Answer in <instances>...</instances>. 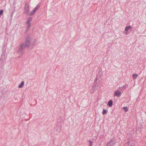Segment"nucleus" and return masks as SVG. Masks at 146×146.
<instances>
[{"mask_svg": "<svg viewBox=\"0 0 146 146\" xmlns=\"http://www.w3.org/2000/svg\"><path fill=\"white\" fill-rule=\"evenodd\" d=\"M123 109L125 112L127 111H128V109L126 107H124L123 108Z\"/></svg>", "mask_w": 146, "mask_h": 146, "instance_id": "nucleus-15", "label": "nucleus"}, {"mask_svg": "<svg viewBox=\"0 0 146 146\" xmlns=\"http://www.w3.org/2000/svg\"><path fill=\"white\" fill-rule=\"evenodd\" d=\"M25 48V46H24L23 44H22L18 47V52L20 54L22 55L23 54L24 49Z\"/></svg>", "mask_w": 146, "mask_h": 146, "instance_id": "nucleus-1", "label": "nucleus"}, {"mask_svg": "<svg viewBox=\"0 0 146 146\" xmlns=\"http://www.w3.org/2000/svg\"><path fill=\"white\" fill-rule=\"evenodd\" d=\"M30 38L29 37H27L25 41V43H23L22 44L24 46L26 47H28L30 45Z\"/></svg>", "mask_w": 146, "mask_h": 146, "instance_id": "nucleus-3", "label": "nucleus"}, {"mask_svg": "<svg viewBox=\"0 0 146 146\" xmlns=\"http://www.w3.org/2000/svg\"><path fill=\"white\" fill-rule=\"evenodd\" d=\"M32 18L31 17H29L28 18L27 20L26 23V24L31 23L30 22L32 21Z\"/></svg>", "mask_w": 146, "mask_h": 146, "instance_id": "nucleus-9", "label": "nucleus"}, {"mask_svg": "<svg viewBox=\"0 0 146 146\" xmlns=\"http://www.w3.org/2000/svg\"><path fill=\"white\" fill-rule=\"evenodd\" d=\"M128 87V85L127 84H126L124 85H123L122 87H119V89L120 90H121L122 89H123V91H124V90L126 88H127Z\"/></svg>", "mask_w": 146, "mask_h": 146, "instance_id": "nucleus-7", "label": "nucleus"}, {"mask_svg": "<svg viewBox=\"0 0 146 146\" xmlns=\"http://www.w3.org/2000/svg\"><path fill=\"white\" fill-rule=\"evenodd\" d=\"M97 80H98V76H97L95 78V80L94 81V82H95L96 81H97Z\"/></svg>", "mask_w": 146, "mask_h": 146, "instance_id": "nucleus-20", "label": "nucleus"}, {"mask_svg": "<svg viewBox=\"0 0 146 146\" xmlns=\"http://www.w3.org/2000/svg\"><path fill=\"white\" fill-rule=\"evenodd\" d=\"M133 141L132 139H130L127 143H125L124 146H132Z\"/></svg>", "mask_w": 146, "mask_h": 146, "instance_id": "nucleus-4", "label": "nucleus"}, {"mask_svg": "<svg viewBox=\"0 0 146 146\" xmlns=\"http://www.w3.org/2000/svg\"><path fill=\"white\" fill-rule=\"evenodd\" d=\"M131 27L130 26H128L127 27H126L125 29V31H126L125 34H128V33L127 32V31L129 29H131Z\"/></svg>", "mask_w": 146, "mask_h": 146, "instance_id": "nucleus-8", "label": "nucleus"}, {"mask_svg": "<svg viewBox=\"0 0 146 146\" xmlns=\"http://www.w3.org/2000/svg\"><path fill=\"white\" fill-rule=\"evenodd\" d=\"M121 92L119 90H116L114 93V96H121Z\"/></svg>", "mask_w": 146, "mask_h": 146, "instance_id": "nucleus-6", "label": "nucleus"}, {"mask_svg": "<svg viewBox=\"0 0 146 146\" xmlns=\"http://www.w3.org/2000/svg\"><path fill=\"white\" fill-rule=\"evenodd\" d=\"M40 5V3H38L34 9L31 12L29 13V15L32 16L34 15L36 11L38 9Z\"/></svg>", "mask_w": 146, "mask_h": 146, "instance_id": "nucleus-2", "label": "nucleus"}, {"mask_svg": "<svg viewBox=\"0 0 146 146\" xmlns=\"http://www.w3.org/2000/svg\"><path fill=\"white\" fill-rule=\"evenodd\" d=\"M27 25V30H28L29 28H30L31 26V23H29V24H26Z\"/></svg>", "mask_w": 146, "mask_h": 146, "instance_id": "nucleus-16", "label": "nucleus"}, {"mask_svg": "<svg viewBox=\"0 0 146 146\" xmlns=\"http://www.w3.org/2000/svg\"><path fill=\"white\" fill-rule=\"evenodd\" d=\"M24 82L23 81L21 83L19 84V88H21L24 85Z\"/></svg>", "mask_w": 146, "mask_h": 146, "instance_id": "nucleus-13", "label": "nucleus"}, {"mask_svg": "<svg viewBox=\"0 0 146 146\" xmlns=\"http://www.w3.org/2000/svg\"><path fill=\"white\" fill-rule=\"evenodd\" d=\"M29 12V10L28 7H26L25 8V13L27 14H28Z\"/></svg>", "mask_w": 146, "mask_h": 146, "instance_id": "nucleus-12", "label": "nucleus"}, {"mask_svg": "<svg viewBox=\"0 0 146 146\" xmlns=\"http://www.w3.org/2000/svg\"><path fill=\"white\" fill-rule=\"evenodd\" d=\"M96 87L95 86H93L90 90V92L91 93H93L95 90Z\"/></svg>", "mask_w": 146, "mask_h": 146, "instance_id": "nucleus-11", "label": "nucleus"}, {"mask_svg": "<svg viewBox=\"0 0 146 146\" xmlns=\"http://www.w3.org/2000/svg\"><path fill=\"white\" fill-rule=\"evenodd\" d=\"M3 56H4V57L5 56V54H3L2 55V57Z\"/></svg>", "mask_w": 146, "mask_h": 146, "instance_id": "nucleus-21", "label": "nucleus"}, {"mask_svg": "<svg viewBox=\"0 0 146 146\" xmlns=\"http://www.w3.org/2000/svg\"><path fill=\"white\" fill-rule=\"evenodd\" d=\"M138 76V74H133L132 75V77L133 79H135L137 78Z\"/></svg>", "mask_w": 146, "mask_h": 146, "instance_id": "nucleus-14", "label": "nucleus"}, {"mask_svg": "<svg viewBox=\"0 0 146 146\" xmlns=\"http://www.w3.org/2000/svg\"><path fill=\"white\" fill-rule=\"evenodd\" d=\"M115 143L114 142V139H112L110 141L109 143L108 144V145L110 146H112Z\"/></svg>", "mask_w": 146, "mask_h": 146, "instance_id": "nucleus-5", "label": "nucleus"}, {"mask_svg": "<svg viewBox=\"0 0 146 146\" xmlns=\"http://www.w3.org/2000/svg\"><path fill=\"white\" fill-rule=\"evenodd\" d=\"M107 113V111L105 109H104L103 110L102 113L103 115H105Z\"/></svg>", "mask_w": 146, "mask_h": 146, "instance_id": "nucleus-17", "label": "nucleus"}, {"mask_svg": "<svg viewBox=\"0 0 146 146\" xmlns=\"http://www.w3.org/2000/svg\"><path fill=\"white\" fill-rule=\"evenodd\" d=\"M90 145L89 146H92V142L91 141H89Z\"/></svg>", "mask_w": 146, "mask_h": 146, "instance_id": "nucleus-19", "label": "nucleus"}, {"mask_svg": "<svg viewBox=\"0 0 146 146\" xmlns=\"http://www.w3.org/2000/svg\"><path fill=\"white\" fill-rule=\"evenodd\" d=\"M3 10H1L0 11V16L2 15L3 13Z\"/></svg>", "mask_w": 146, "mask_h": 146, "instance_id": "nucleus-18", "label": "nucleus"}, {"mask_svg": "<svg viewBox=\"0 0 146 146\" xmlns=\"http://www.w3.org/2000/svg\"><path fill=\"white\" fill-rule=\"evenodd\" d=\"M113 105V102L111 100H110L108 102V105L110 107H111Z\"/></svg>", "mask_w": 146, "mask_h": 146, "instance_id": "nucleus-10", "label": "nucleus"}]
</instances>
